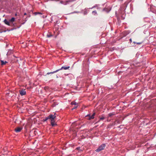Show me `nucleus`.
<instances>
[{"label":"nucleus","instance_id":"obj_2","mask_svg":"<svg viewBox=\"0 0 156 156\" xmlns=\"http://www.w3.org/2000/svg\"><path fill=\"white\" fill-rule=\"evenodd\" d=\"M105 147V144H103L99 146L98 148L95 151L97 152H99L100 151L103 150Z\"/></svg>","mask_w":156,"mask_h":156},{"label":"nucleus","instance_id":"obj_12","mask_svg":"<svg viewBox=\"0 0 156 156\" xmlns=\"http://www.w3.org/2000/svg\"><path fill=\"white\" fill-rule=\"evenodd\" d=\"M114 115V114L112 113H110L108 114V117H112L113 115Z\"/></svg>","mask_w":156,"mask_h":156},{"label":"nucleus","instance_id":"obj_8","mask_svg":"<svg viewBox=\"0 0 156 156\" xmlns=\"http://www.w3.org/2000/svg\"><path fill=\"white\" fill-rule=\"evenodd\" d=\"M58 71H59V70L57 69V70H56V71H53V72L48 73H47V75H49V74H53V73H56V72H58Z\"/></svg>","mask_w":156,"mask_h":156},{"label":"nucleus","instance_id":"obj_19","mask_svg":"<svg viewBox=\"0 0 156 156\" xmlns=\"http://www.w3.org/2000/svg\"><path fill=\"white\" fill-rule=\"evenodd\" d=\"M137 43V44H141V43Z\"/></svg>","mask_w":156,"mask_h":156},{"label":"nucleus","instance_id":"obj_17","mask_svg":"<svg viewBox=\"0 0 156 156\" xmlns=\"http://www.w3.org/2000/svg\"><path fill=\"white\" fill-rule=\"evenodd\" d=\"M105 119V117L103 116L101 117L100 118V120H103Z\"/></svg>","mask_w":156,"mask_h":156},{"label":"nucleus","instance_id":"obj_16","mask_svg":"<svg viewBox=\"0 0 156 156\" xmlns=\"http://www.w3.org/2000/svg\"><path fill=\"white\" fill-rule=\"evenodd\" d=\"M52 36V35L51 34H47V37H50Z\"/></svg>","mask_w":156,"mask_h":156},{"label":"nucleus","instance_id":"obj_14","mask_svg":"<svg viewBox=\"0 0 156 156\" xmlns=\"http://www.w3.org/2000/svg\"><path fill=\"white\" fill-rule=\"evenodd\" d=\"M78 105H75L74 107L72 109V110H73V109L76 108L78 107Z\"/></svg>","mask_w":156,"mask_h":156},{"label":"nucleus","instance_id":"obj_22","mask_svg":"<svg viewBox=\"0 0 156 156\" xmlns=\"http://www.w3.org/2000/svg\"><path fill=\"white\" fill-rule=\"evenodd\" d=\"M79 148H80V147H77V148H76V149H77V150H79Z\"/></svg>","mask_w":156,"mask_h":156},{"label":"nucleus","instance_id":"obj_4","mask_svg":"<svg viewBox=\"0 0 156 156\" xmlns=\"http://www.w3.org/2000/svg\"><path fill=\"white\" fill-rule=\"evenodd\" d=\"M95 113H94L91 116H90V115H87V116H88L89 117V120H91V119H93L94 118V116H95Z\"/></svg>","mask_w":156,"mask_h":156},{"label":"nucleus","instance_id":"obj_18","mask_svg":"<svg viewBox=\"0 0 156 156\" xmlns=\"http://www.w3.org/2000/svg\"><path fill=\"white\" fill-rule=\"evenodd\" d=\"M74 0H69V1H67V2H72L73 1H74Z\"/></svg>","mask_w":156,"mask_h":156},{"label":"nucleus","instance_id":"obj_20","mask_svg":"<svg viewBox=\"0 0 156 156\" xmlns=\"http://www.w3.org/2000/svg\"><path fill=\"white\" fill-rule=\"evenodd\" d=\"M95 7V6H94V7H92V8H90V9H93V8H94V7Z\"/></svg>","mask_w":156,"mask_h":156},{"label":"nucleus","instance_id":"obj_11","mask_svg":"<svg viewBox=\"0 0 156 156\" xmlns=\"http://www.w3.org/2000/svg\"><path fill=\"white\" fill-rule=\"evenodd\" d=\"M71 105H78V103H77L75 101H73L71 103Z\"/></svg>","mask_w":156,"mask_h":156},{"label":"nucleus","instance_id":"obj_5","mask_svg":"<svg viewBox=\"0 0 156 156\" xmlns=\"http://www.w3.org/2000/svg\"><path fill=\"white\" fill-rule=\"evenodd\" d=\"M22 129V128L20 127H18L15 129V132H19Z\"/></svg>","mask_w":156,"mask_h":156},{"label":"nucleus","instance_id":"obj_10","mask_svg":"<svg viewBox=\"0 0 156 156\" xmlns=\"http://www.w3.org/2000/svg\"><path fill=\"white\" fill-rule=\"evenodd\" d=\"M15 18L14 17H12L10 20H9V21L10 22V23H12L15 21Z\"/></svg>","mask_w":156,"mask_h":156},{"label":"nucleus","instance_id":"obj_24","mask_svg":"<svg viewBox=\"0 0 156 156\" xmlns=\"http://www.w3.org/2000/svg\"><path fill=\"white\" fill-rule=\"evenodd\" d=\"M119 0V1H122L123 0Z\"/></svg>","mask_w":156,"mask_h":156},{"label":"nucleus","instance_id":"obj_6","mask_svg":"<svg viewBox=\"0 0 156 156\" xmlns=\"http://www.w3.org/2000/svg\"><path fill=\"white\" fill-rule=\"evenodd\" d=\"M4 22V23L6 25H9V26H11V23H10V22L9 21H8L6 19H5Z\"/></svg>","mask_w":156,"mask_h":156},{"label":"nucleus","instance_id":"obj_13","mask_svg":"<svg viewBox=\"0 0 156 156\" xmlns=\"http://www.w3.org/2000/svg\"><path fill=\"white\" fill-rule=\"evenodd\" d=\"M92 13L94 14L95 15L97 14V12L96 11H94L92 12Z\"/></svg>","mask_w":156,"mask_h":156},{"label":"nucleus","instance_id":"obj_25","mask_svg":"<svg viewBox=\"0 0 156 156\" xmlns=\"http://www.w3.org/2000/svg\"><path fill=\"white\" fill-rule=\"evenodd\" d=\"M133 43L135 44V42H133Z\"/></svg>","mask_w":156,"mask_h":156},{"label":"nucleus","instance_id":"obj_1","mask_svg":"<svg viewBox=\"0 0 156 156\" xmlns=\"http://www.w3.org/2000/svg\"><path fill=\"white\" fill-rule=\"evenodd\" d=\"M55 114L54 115L51 114L46 117L45 120V121H46L48 119H50L51 120V124L52 126H54L55 125V123L54 119L56 118V116L55 115Z\"/></svg>","mask_w":156,"mask_h":156},{"label":"nucleus","instance_id":"obj_9","mask_svg":"<svg viewBox=\"0 0 156 156\" xmlns=\"http://www.w3.org/2000/svg\"><path fill=\"white\" fill-rule=\"evenodd\" d=\"M1 65H5L7 63V62L6 61H4L3 60H1Z\"/></svg>","mask_w":156,"mask_h":156},{"label":"nucleus","instance_id":"obj_23","mask_svg":"<svg viewBox=\"0 0 156 156\" xmlns=\"http://www.w3.org/2000/svg\"><path fill=\"white\" fill-rule=\"evenodd\" d=\"M26 15V13H24V15Z\"/></svg>","mask_w":156,"mask_h":156},{"label":"nucleus","instance_id":"obj_15","mask_svg":"<svg viewBox=\"0 0 156 156\" xmlns=\"http://www.w3.org/2000/svg\"><path fill=\"white\" fill-rule=\"evenodd\" d=\"M35 14V15H37L38 14H42V13H40V12H35L34 13Z\"/></svg>","mask_w":156,"mask_h":156},{"label":"nucleus","instance_id":"obj_3","mask_svg":"<svg viewBox=\"0 0 156 156\" xmlns=\"http://www.w3.org/2000/svg\"><path fill=\"white\" fill-rule=\"evenodd\" d=\"M20 94L21 96L24 95L26 94V92L25 90H22L19 91Z\"/></svg>","mask_w":156,"mask_h":156},{"label":"nucleus","instance_id":"obj_21","mask_svg":"<svg viewBox=\"0 0 156 156\" xmlns=\"http://www.w3.org/2000/svg\"><path fill=\"white\" fill-rule=\"evenodd\" d=\"M129 40H130V41L131 42H132V39H130Z\"/></svg>","mask_w":156,"mask_h":156},{"label":"nucleus","instance_id":"obj_7","mask_svg":"<svg viewBox=\"0 0 156 156\" xmlns=\"http://www.w3.org/2000/svg\"><path fill=\"white\" fill-rule=\"evenodd\" d=\"M69 67H70L69 66H63L60 69H58V70H59V71L62 70V69L66 70V69H68L69 68Z\"/></svg>","mask_w":156,"mask_h":156}]
</instances>
